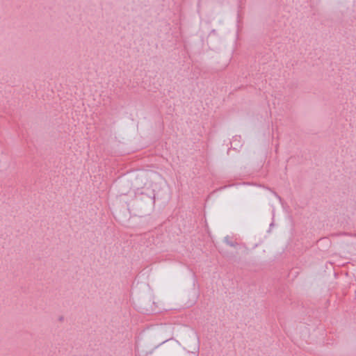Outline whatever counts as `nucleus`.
<instances>
[{
  "label": "nucleus",
  "instance_id": "obj_1",
  "mask_svg": "<svg viewBox=\"0 0 356 356\" xmlns=\"http://www.w3.org/2000/svg\"><path fill=\"white\" fill-rule=\"evenodd\" d=\"M229 244L231 246H233V245H234V244H233V243H229Z\"/></svg>",
  "mask_w": 356,
  "mask_h": 356
}]
</instances>
